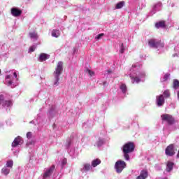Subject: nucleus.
<instances>
[{"mask_svg":"<svg viewBox=\"0 0 179 179\" xmlns=\"http://www.w3.org/2000/svg\"><path fill=\"white\" fill-rule=\"evenodd\" d=\"M174 166V163L170 161H168L166 163V171L168 173H170V171H171V170H173V167Z\"/></svg>","mask_w":179,"mask_h":179,"instance_id":"4468645a","label":"nucleus"},{"mask_svg":"<svg viewBox=\"0 0 179 179\" xmlns=\"http://www.w3.org/2000/svg\"><path fill=\"white\" fill-rule=\"evenodd\" d=\"M135 150V143L127 142L122 147V152L125 160H129V153H132Z\"/></svg>","mask_w":179,"mask_h":179,"instance_id":"f03ea898","label":"nucleus"},{"mask_svg":"<svg viewBox=\"0 0 179 179\" xmlns=\"http://www.w3.org/2000/svg\"><path fill=\"white\" fill-rule=\"evenodd\" d=\"M31 38H34L35 40H37V34L36 32H32L29 34Z\"/></svg>","mask_w":179,"mask_h":179,"instance_id":"a878e982","label":"nucleus"},{"mask_svg":"<svg viewBox=\"0 0 179 179\" xmlns=\"http://www.w3.org/2000/svg\"><path fill=\"white\" fill-rule=\"evenodd\" d=\"M148 45L152 48H163L164 47V43L162 40L157 41V39L152 38L148 41Z\"/></svg>","mask_w":179,"mask_h":179,"instance_id":"7ed1b4c3","label":"nucleus"},{"mask_svg":"<svg viewBox=\"0 0 179 179\" xmlns=\"http://www.w3.org/2000/svg\"><path fill=\"white\" fill-rule=\"evenodd\" d=\"M130 78L133 80V83H135V82L136 83H139L141 82L140 78L130 76Z\"/></svg>","mask_w":179,"mask_h":179,"instance_id":"4be33fe9","label":"nucleus"},{"mask_svg":"<svg viewBox=\"0 0 179 179\" xmlns=\"http://www.w3.org/2000/svg\"><path fill=\"white\" fill-rule=\"evenodd\" d=\"M101 163V160H100L99 159H96L92 160V167H97V166H99V164H100Z\"/></svg>","mask_w":179,"mask_h":179,"instance_id":"2eb2a0df","label":"nucleus"},{"mask_svg":"<svg viewBox=\"0 0 179 179\" xmlns=\"http://www.w3.org/2000/svg\"><path fill=\"white\" fill-rule=\"evenodd\" d=\"M83 169H81V171H90V169H92V166L90 165V164H85L83 165Z\"/></svg>","mask_w":179,"mask_h":179,"instance_id":"dca6fc26","label":"nucleus"},{"mask_svg":"<svg viewBox=\"0 0 179 179\" xmlns=\"http://www.w3.org/2000/svg\"><path fill=\"white\" fill-rule=\"evenodd\" d=\"M54 170H55V165H52L51 167L43 173V178L45 179L51 177L52 173H54Z\"/></svg>","mask_w":179,"mask_h":179,"instance_id":"0eeeda50","label":"nucleus"},{"mask_svg":"<svg viewBox=\"0 0 179 179\" xmlns=\"http://www.w3.org/2000/svg\"><path fill=\"white\" fill-rule=\"evenodd\" d=\"M172 87L173 89H175V90H177V89H178V87H179V80H178L174 79L173 80Z\"/></svg>","mask_w":179,"mask_h":179,"instance_id":"f3484780","label":"nucleus"},{"mask_svg":"<svg viewBox=\"0 0 179 179\" xmlns=\"http://www.w3.org/2000/svg\"><path fill=\"white\" fill-rule=\"evenodd\" d=\"M6 79H10V76L8 75L6 76Z\"/></svg>","mask_w":179,"mask_h":179,"instance_id":"e433bc0d","label":"nucleus"},{"mask_svg":"<svg viewBox=\"0 0 179 179\" xmlns=\"http://www.w3.org/2000/svg\"><path fill=\"white\" fill-rule=\"evenodd\" d=\"M164 97H166V99H169V97H170L171 94H170V90H166L163 93Z\"/></svg>","mask_w":179,"mask_h":179,"instance_id":"5701e85b","label":"nucleus"},{"mask_svg":"<svg viewBox=\"0 0 179 179\" xmlns=\"http://www.w3.org/2000/svg\"><path fill=\"white\" fill-rule=\"evenodd\" d=\"M161 118L163 122H167L168 125H173V124H176V119L170 114H163L161 115Z\"/></svg>","mask_w":179,"mask_h":179,"instance_id":"20e7f679","label":"nucleus"},{"mask_svg":"<svg viewBox=\"0 0 179 179\" xmlns=\"http://www.w3.org/2000/svg\"><path fill=\"white\" fill-rule=\"evenodd\" d=\"M0 73H1V69H0Z\"/></svg>","mask_w":179,"mask_h":179,"instance_id":"4c0bfd02","label":"nucleus"},{"mask_svg":"<svg viewBox=\"0 0 179 179\" xmlns=\"http://www.w3.org/2000/svg\"><path fill=\"white\" fill-rule=\"evenodd\" d=\"M156 99V102L158 107H160L164 104V96L163 95L157 96Z\"/></svg>","mask_w":179,"mask_h":179,"instance_id":"9d476101","label":"nucleus"},{"mask_svg":"<svg viewBox=\"0 0 179 179\" xmlns=\"http://www.w3.org/2000/svg\"><path fill=\"white\" fill-rule=\"evenodd\" d=\"M125 167H127V163H125V162L124 161L119 160L116 162L115 164V169L116 170V172L118 173H122V170H124Z\"/></svg>","mask_w":179,"mask_h":179,"instance_id":"39448f33","label":"nucleus"},{"mask_svg":"<svg viewBox=\"0 0 179 179\" xmlns=\"http://www.w3.org/2000/svg\"><path fill=\"white\" fill-rule=\"evenodd\" d=\"M124 5H125V2L124 1H120V2H119L116 4L115 8L116 9H121L122 8L124 7Z\"/></svg>","mask_w":179,"mask_h":179,"instance_id":"412c9836","label":"nucleus"},{"mask_svg":"<svg viewBox=\"0 0 179 179\" xmlns=\"http://www.w3.org/2000/svg\"><path fill=\"white\" fill-rule=\"evenodd\" d=\"M88 73H89V75H90V76H93L94 75V72H93L90 70H88Z\"/></svg>","mask_w":179,"mask_h":179,"instance_id":"72a5a7b5","label":"nucleus"},{"mask_svg":"<svg viewBox=\"0 0 179 179\" xmlns=\"http://www.w3.org/2000/svg\"><path fill=\"white\" fill-rule=\"evenodd\" d=\"M156 29H164L166 27V21L162 20L155 24Z\"/></svg>","mask_w":179,"mask_h":179,"instance_id":"f8f14e48","label":"nucleus"},{"mask_svg":"<svg viewBox=\"0 0 179 179\" xmlns=\"http://www.w3.org/2000/svg\"><path fill=\"white\" fill-rule=\"evenodd\" d=\"M6 167H10V169H12V167H13V161L12 160L7 161Z\"/></svg>","mask_w":179,"mask_h":179,"instance_id":"393cba45","label":"nucleus"},{"mask_svg":"<svg viewBox=\"0 0 179 179\" xmlns=\"http://www.w3.org/2000/svg\"><path fill=\"white\" fill-rule=\"evenodd\" d=\"M169 78H170V73H166L164 76V80L163 82H166Z\"/></svg>","mask_w":179,"mask_h":179,"instance_id":"cd10ccee","label":"nucleus"},{"mask_svg":"<svg viewBox=\"0 0 179 179\" xmlns=\"http://www.w3.org/2000/svg\"><path fill=\"white\" fill-rule=\"evenodd\" d=\"M66 163H67V160H66V159L64 158L62 162V166H65V165H66Z\"/></svg>","mask_w":179,"mask_h":179,"instance_id":"473e14b6","label":"nucleus"},{"mask_svg":"<svg viewBox=\"0 0 179 179\" xmlns=\"http://www.w3.org/2000/svg\"><path fill=\"white\" fill-rule=\"evenodd\" d=\"M33 136V134H31V132L29 131L27 133V138L28 139H31V136Z\"/></svg>","mask_w":179,"mask_h":179,"instance_id":"c756f323","label":"nucleus"},{"mask_svg":"<svg viewBox=\"0 0 179 179\" xmlns=\"http://www.w3.org/2000/svg\"><path fill=\"white\" fill-rule=\"evenodd\" d=\"M62 71H64V63L62 62H59L57 64V66L55 69V71L53 73L55 81V86H58L59 84V76L62 74Z\"/></svg>","mask_w":179,"mask_h":179,"instance_id":"f257e3e1","label":"nucleus"},{"mask_svg":"<svg viewBox=\"0 0 179 179\" xmlns=\"http://www.w3.org/2000/svg\"><path fill=\"white\" fill-rule=\"evenodd\" d=\"M52 37H59V30L53 29L52 31Z\"/></svg>","mask_w":179,"mask_h":179,"instance_id":"6ab92c4d","label":"nucleus"},{"mask_svg":"<svg viewBox=\"0 0 179 179\" xmlns=\"http://www.w3.org/2000/svg\"><path fill=\"white\" fill-rule=\"evenodd\" d=\"M50 58V55L45 54V53H41L39 56V61L40 62H43L44 61H47Z\"/></svg>","mask_w":179,"mask_h":179,"instance_id":"ddd939ff","label":"nucleus"},{"mask_svg":"<svg viewBox=\"0 0 179 179\" xmlns=\"http://www.w3.org/2000/svg\"><path fill=\"white\" fill-rule=\"evenodd\" d=\"M11 15L14 16V17H17L22 15V10L16 8H11Z\"/></svg>","mask_w":179,"mask_h":179,"instance_id":"1a4fd4ad","label":"nucleus"},{"mask_svg":"<svg viewBox=\"0 0 179 179\" xmlns=\"http://www.w3.org/2000/svg\"><path fill=\"white\" fill-rule=\"evenodd\" d=\"M120 89H121L122 93H127V85L122 84L120 86Z\"/></svg>","mask_w":179,"mask_h":179,"instance_id":"b1692460","label":"nucleus"},{"mask_svg":"<svg viewBox=\"0 0 179 179\" xmlns=\"http://www.w3.org/2000/svg\"><path fill=\"white\" fill-rule=\"evenodd\" d=\"M13 83V82L12 80H10L8 82V86H10V85H12Z\"/></svg>","mask_w":179,"mask_h":179,"instance_id":"f704fd0d","label":"nucleus"},{"mask_svg":"<svg viewBox=\"0 0 179 179\" xmlns=\"http://www.w3.org/2000/svg\"><path fill=\"white\" fill-rule=\"evenodd\" d=\"M120 52V54H124V52H125V48H124V43L121 44Z\"/></svg>","mask_w":179,"mask_h":179,"instance_id":"bb28decb","label":"nucleus"},{"mask_svg":"<svg viewBox=\"0 0 179 179\" xmlns=\"http://www.w3.org/2000/svg\"><path fill=\"white\" fill-rule=\"evenodd\" d=\"M36 50V46H31L29 48V52H34V51Z\"/></svg>","mask_w":179,"mask_h":179,"instance_id":"c85d7f7f","label":"nucleus"},{"mask_svg":"<svg viewBox=\"0 0 179 179\" xmlns=\"http://www.w3.org/2000/svg\"><path fill=\"white\" fill-rule=\"evenodd\" d=\"M1 173L3 174H4V176H8V174H9V173H10V170H9L8 168L6 167H3L2 169H1Z\"/></svg>","mask_w":179,"mask_h":179,"instance_id":"aec40b11","label":"nucleus"},{"mask_svg":"<svg viewBox=\"0 0 179 179\" xmlns=\"http://www.w3.org/2000/svg\"><path fill=\"white\" fill-rule=\"evenodd\" d=\"M12 105V101H5L3 99V107H10Z\"/></svg>","mask_w":179,"mask_h":179,"instance_id":"a211bd4d","label":"nucleus"},{"mask_svg":"<svg viewBox=\"0 0 179 179\" xmlns=\"http://www.w3.org/2000/svg\"><path fill=\"white\" fill-rule=\"evenodd\" d=\"M149 173L146 170H143L141 171L140 176H138L136 179H147Z\"/></svg>","mask_w":179,"mask_h":179,"instance_id":"9b49d317","label":"nucleus"},{"mask_svg":"<svg viewBox=\"0 0 179 179\" xmlns=\"http://www.w3.org/2000/svg\"><path fill=\"white\" fill-rule=\"evenodd\" d=\"M3 95H0V105L2 104L3 106Z\"/></svg>","mask_w":179,"mask_h":179,"instance_id":"7c9ffc66","label":"nucleus"},{"mask_svg":"<svg viewBox=\"0 0 179 179\" xmlns=\"http://www.w3.org/2000/svg\"><path fill=\"white\" fill-rule=\"evenodd\" d=\"M165 154L166 156H174L176 155V151H174V144H170L168 145L165 150Z\"/></svg>","mask_w":179,"mask_h":179,"instance_id":"423d86ee","label":"nucleus"},{"mask_svg":"<svg viewBox=\"0 0 179 179\" xmlns=\"http://www.w3.org/2000/svg\"><path fill=\"white\" fill-rule=\"evenodd\" d=\"M22 143H23V139L20 136H18L14 139L11 146L12 148H17V146H19V145H22Z\"/></svg>","mask_w":179,"mask_h":179,"instance_id":"6e6552de","label":"nucleus"},{"mask_svg":"<svg viewBox=\"0 0 179 179\" xmlns=\"http://www.w3.org/2000/svg\"><path fill=\"white\" fill-rule=\"evenodd\" d=\"M13 75H14L15 78H17V74L16 73V72H14Z\"/></svg>","mask_w":179,"mask_h":179,"instance_id":"c9c22d12","label":"nucleus"},{"mask_svg":"<svg viewBox=\"0 0 179 179\" xmlns=\"http://www.w3.org/2000/svg\"><path fill=\"white\" fill-rule=\"evenodd\" d=\"M103 36H104V34H99L97 35L96 38H97V40H100V38H101V37H103Z\"/></svg>","mask_w":179,"mask_h":179,"instance_id":"2f4dec72","label":"nucleus"}]
</instances>
